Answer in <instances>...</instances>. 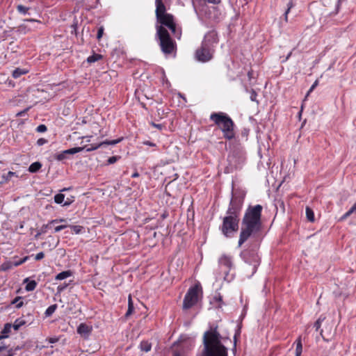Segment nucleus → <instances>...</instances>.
<instances>
[{"mask_svg": "<svg viewBox=\"0 0 356 356\" xmlns=\"http://www.w3.org/2000/svg\"><path fill=\"white\" fill-rule=\"evenodd\" d=\"M260 204L249 206L245 210L241 222L238 246L241 247L249 238L254 237L261 229V212Z\"/></svg>", "mask_w": 356, "mask_h": 356, "instance_id": "nucleus-1", "label": "nucleus"}, {"mask_svg": "<svg viewBox=\"0 0 356 356\" xmlns=\"http://www.w3.org/2000/svg\"><path fill=\"white\" fill-rule=\"evenodd\" d=\"M218 325H210L202 337L203 350L200 356H227V348L222 343Z\"/></svg>", "mask_w": 356, "mask_h": 356, "instance_id": "nucleus-2", "label": "nucleus"}, {"mask_svg": "<svg viewBox=\"0 0 356 356\" xmlns=\"http://www.w3.org/2000/svg\"><path fill=\"white\" fill-rule=\"evenodd\" d=\"M218 43V34L212 30L207 33L202 44L195 52V58L199 62L207 63L210 61L215 53V48Z\"/></svg>", "mask_w": 356, "mask_h": 356, "instance_id": "nucleus-3", "label": "nucleus"}, {"mask_svg": "<svg viewBox=\"0 0 356 356\" xmlns=\"http://www.w3.org/2000/svg\"><path fill=\"white\" fill-rule=\"evenodd\" d=\"M156 26H167L172 34L180 39L181 36V29L177 26L175 17L172 14L166 13L165 6L162 0H156Z\"/></svg>", "mask_w": 356, "mask_h": 356, "instance_id": "nucleus-4", "label": "nucleus"}, {"mask_svg": "<svg viewBox=\"0 0 356 356\" xmlns=\"http://www.w3.org/2000/svg\"><path fill=\"white\" fill-rule=\"evenodd\" d=\"M209 120L220 129L226 140H231L235 138V124L227 113L213 112L210 115Z\"/></svg>", "mask_w": 356, "mask_h": 356, "instance_id": "nucleus-5", "label": "nucleus"}, {"mask_svg": "<svg viewBox=\"0 0 356 356\" xmlns=\"http://www.w3.org/2000/svg\"><path fill=\"white\" fill-rule=\"evenodd\" d=\"M167 26H156V40L159 45L161 52L165 56H175L177 52V43L170 36Z\"/></svg>", "mask_w": 356, "mask_h": 356, "instance_id": "nucleus-6", "label": "nucleus"}, {"mask_svg": "<svg viewBox=\"0 0 356 356\" xmlns=\"http://www.w3.org/2000/svg\"><path fill=\"white\" fill-rule=\"evenodd\" d=\"M240 257L245 263L252 266V275L255 273L260 264V257L258 254L257 248L249 247L244 249L241 252Z\"/></svg>", "mask_w": 356, "mask_h": 356, "instance_id": "nucleus-7", "label": "nucleus"}, {"mask_svg": "<svg viewBox=\"0 0 356 356\" xmlns=\"http://www.w3.org/2000/svg\"><path fill=\"white\" fill-rule=\"evenodd\" d=\"M202 294V289L200 284L198 283L190 287L183 300V309H188L195 305Z\"/></svg>", "mask_w": 356, "mask_h": 356, "instance_id": "nucleus-8", "label": "nucleus"}, {"mask_svg": "<svg viewBox=\"0 0 356 356\" xmlns=\"http://www.w3.org/2000/svg\"><path fill=\"white\" fill-rule=\"evenodd\" d=\"M239 218L227 216L222 219V224L220 229L223 235L227 237H231L232 234L238 229Z\"/></svg>", "mask_w": 356, "mask_h": 356, "instance_id": "nucleus-9", "label": "nucleus"}, {"mask_svg": "<svg viewBox=\"0 0 356 356\" xmlns=\"http://www.w3.org/2000/svg\"><path fill=\"white\" fill-rule=\"evenodd\" d=\"M193 346L194 344L191 341L179 339L172 344V356H187L188 352L192 350Z\"/></svg>", "mask_w": 356, "mask_h": 356, "instance_id": "nucleus-10", "label": "nucleus"}, {"mask_svg": "<svg viewBox=\"0 0 356 356\" xmlns=\"http://www.w3.org/2000/svg\"><path fill=\"white\" fill-rule=\"evenodd\" d=\"M243 203V200L241 197L232 196L226 212L227 216L239 218Z\"/></svg>", "mask_w": 356, "mask_h": 356, "instance_id": "nucleus-11", "label": "nucleus"}, {"mask_svg": "<svg viewBox=\"0 0 356 356\" xmlns=\"http://www.w3.org/2000/svg\"><path fill=\"white\" fill-rule=\"evenodd\" d=\"M218 264L221 269L222 275L226 279L229 270L233 267L232 257L227 254H222L218 259Z\"/></svg>", "mask_w": 356, "mask_h": 356, "instance_id": "nucleus-12", "label": "nucleus"}, {"mask_svg": "<svg viewBox=\"0 0 356 356\" xmlns=\"http://www.w3.org/2000/svg\"><path fill=\"white\" fill-rule=\"evenodd\" d=\"M92 330V326L88 325L86 323H81L77 327V333L86 339L89 337Z\"/></svg>", "mask_w": 356, "mask_h": 356, "instance_id": "nucleus-13", "label": "nucleus"}, {"mask_svg": "<svg viewBox=\"0 0 356 356\" xmlns=\"http://www.w3.org/2000/svg\"><path fill=\"white\" fill-rule=\"evenodd\" d=\"M24 282L26 283L25 290L26 291H32L35 290L37 286V282L35 280H29V278H25Z\"/></svg>", "mask_w": 356, "mask_h": 356, "instance_id": "nucleus-14", "label": "nucleus"}, {"mask_svg": "<svg viewBox=\"0 0 356 356\" xmlns=\"http://www.w3.org/2000/svg\"><path fill=\"white\" fill-rule=\"evenodd\" d=\"M12 325L6 323L0 334V340L8 338V334L11 332Z\"/></svg>", "mask_w": 356, "mask_h": 356, "instance_id": "nucleus-15", "label": "nucleus"}, {"mask_svg": "<svg viewBox=\"0 0 356 356\" xmlns=\"http://www.w3.org/2000/svg\"><path fill=\"white\" fill-rule=\"evenodd\" d=\"M294 344L296 345V356H301L302 352V340L301 337H299L294 342Z\"/></svg>", "mask_w": 356, "mask_h": 356, "instance_id": "nucleus-16", "label": "nucleus"}, {"mask_svg": "<svg viewBox=\"0 0 356 356\" xmlns=\"http://www.w3.org/2000/svg\"><path fill=\"white\" fill-rule=\"evenodd\" d=\"M353 213H356V202L352 207L339 218V221H344Z\"/></svg>", "mask_w": 356, "mask_h": 356, "instance_id": "nucleus-17", "label": "nucleus"}, {"mask_svg": "<svg viewBox=\"0 0 356 356\" xmlns=\"http://www.w3.org/2000/svg\"><path fill=\"white\" fill-rule=\"evenodd\" d=\"M72 275L71 270H65L59 273L55 277L56 280H63Z\"/></svg>", "mask_w": 356, "mask_h": 356, "instance_id": "nucleus-18", "label": "nucleus"}, {"mask_svg": "<svg viewBox=\"0 0 356 356\" xmlns=\"http://www.w3.org/2000/svg\"><path fill=\"white\" fill-rule=\"evenodd\" d=\"M134 311V303L132 301L131 296V295H129V298H128V309L125 314V317L128 318L129 316H131L133 314Z\"/></svg>", "mask_w": 356, "mask_h": 356, "instance_id": "nucleus-19", "label": "nucleus"}, {"mask_svg": "<svg viewBox=\"0 0 356 356\" xmlns=\"http://www.w3.org/2000/svg\"><path fill=\"white\" fill-rule=\"evenodd\" d=\"M42 168V164L39 161L31 163L29 167V171L31 173L37 172Z\"/></svg>", "mask_w": 356, "mask_h": 356, "instance_id": "nucleus-20", "label": "nucleus"}, {"mask_svg": "<svg viewBox=\"0 0 356 356\" xmlns=\"http://www.w3.org/2000/svg\"><path fill=\"white\" fill-rule=\"evenodd\" d=\"M85 148H86V147H73V148H70V149H68L64 150V153H66L67 156L68 154H76V153L81 152V151H83Z\"/></svg>", "mask_w": 356, "mask_h": 356, "instance_id": "nucleus-21", "label": "nucleus"}, {"mask_svg": "<svg viewBox=\"0 0 356 356\" xmlns=\"http://www.w3.org/2000/svg\"><path fill=\"white\" fill-rule=\"evenodd\" d=\"M140 348L142 351L147 353L151 350L152 344L147 341H143L140 344Z\"/></svg>", "mask_w": 356, "mask_h": 356, "instance_id": "nucleus-22", "label": "nucleus"}, {"mask_svg": "<svg viewBox=\"0 0 356 356\" xmlns=\"http://www.w3.org/2000/svg\"><path fill=\"white\" fill-rule=\"evenodd\" d=\"M103 56L101 54H93L92 55L88 57L87 62L88 63H93L96 61L101 60Z\"/></svg>", "mask_w": 356, "mask_h": 356, "instance_id": "nucleus-23", "label": "nucleus"}, {"mask_svg": "<svg viewBox=\"0 0 356 356\" xmlns=\"http://www.w3.org/2000/svg\"><path fill=\"white\" fill-rule=\"evenodd\" d=\"M305 211H306L307 219L309 222H314L315 220V218H314V213L313 210L310 207H307Z\"/></svg>", "mask_w": 356, "mask_h": 356, "instance_id": "nucleus-24", "label": "nucleus"}, {"mask_svg": "<svg viewBox=\"0 0 356 356\" xmlns=\"http://www.w3.org/2000/svg\"><path fill=\"white\" fill-rule=\"evenodd\" d=\"M58 308V305L56 304L50 305L45 311L44 315L47 317L51 316Z\"/></svg>", "mask_w": 356, "mask_h": 356, "instance_id": "nucleus-25", "label": "nucleus"}, {"mask_svg": "<svg viewBox=\"0 0 356 356\" xmlns=\"http://www.w3.org/2000/svg\"><path fill=\"white\" fill-rule=\"evenodd\" d=\"M25 324L26 321L24 320L17 318L15 321L13 325H12V327H13L15 330H18L22 325Z\"/></svg>", "mask_w": 356, "mask_h": 356, "instance_id": "nucleus-26", "label": "nucleus"}, {"mask_svg": "<svg viewBox=\"0 0 356 356\" xmlns=\"http://www.w3.org/2000/svg\"><path fill=\"white\" fill-rule=\"evenodd\" d=\"M68 227L71 229L73 233L76 234L82 233L84 229V227L81 225H68Z\"/></svg>", "mask_w": 356, "mask_h": 356, "instance_id": "nucleus-27", "label": "nucleus"}, {"mask_svg": "<svg viewBox=\"0 0 356 356\" xmlns=\"http://www.w3.org/2000/svg\"><path fill=\"white\" fill-rule=\"evenodd\" d=\"M26 72H27L26 71L23 70L20 68H16L15 70H13L12 75L15 79H17L19 76H21L22 74H26Z\"/></svg>", "mask_w": 356, "mask_h": 356, "instance_id": "nucleus-28", "label": "nucleus"}, {"mask_svg": "<svg viewBox=\"0 0 356 356\" xmlns=\"http://www.w3.org/2000/svg\"><path fill=\"white\" fill-rule=\"evenodd\" d=\"M294 6V3L292 0L289 1L287 3V9L284 14L285 22H288V14L289 13L291 9Z\"/></svg>", "mask_w": 356, "mask_h": 356, "instance_id": "nucleus-29", "label": "nucleus"}, {"mask_svg": "<svg viewBox=\"0 0 356 356\" xmlns=\"http://www.w3.org/2000/svg\"><path fill=\"white\" fill-rule=\"evenodd\" d=\"M122 140V138H118L116 140H106L102 142V146L104 145H115L119 143Z\"/></svg>", "mask_w": 356, "mask_h": 356, "instance_id": "nucleus-30", "label": "nucleus"}, {"mask_svg": "<svg viewBox=\"0 0 356 356\" xmlns=\"http://www.w3.org/2000/svg\"><path fill=\"white\" fill-rule=\"evenodd\" d=\"M64 199H65V195L63 194H62V193L56 194L54 196V202L56 204H61V203H63V201H64Z\"/></svg>", "mask_w": 356, "mask_h": 356, "instance_id": "nucleus-31", "label": "nucleus"}, {"mask_svg": "<svg viewBox=\"0 0 356 356\" xmlns=\"http://www.w3.org/2000/svg\"><path fill=\"white\" fill-rule=\"evenodd\" d=\"M22 297L17 296L13 301L12 304H16V308H20L23 306V302L21 300Z\"/></svg>", "mask_w": 356, "mask_h": 356, "instance_id": "nucleus-32", "label": "nucleus"}, {"mask_svg": "<svg viewBox=\"0 0 356 356\" xmlns=\"http://www.w3.org/2000/svg\"><path fill=\"white\" fill-rule=\"evenodd\" d=\"M17 10L19 13H20L23 15H26L28 13V10H29V8L23 5H18L17 6Z\"/></svg>", "mask_w": 356, "mask_h": 356, "instance_id": "nucleus-33", "label": "nucleus"}, {"mask_svg": "<svg viewBox=\"0 0 356 356\" xmlns=\"http://www.w3.org/2000/svg\"><path fill=\"white\" fill-rule=\"evenodd\" d=\"M54 158L57 160V161H63L65 159H67V154L66 153H64V151H63L62 152L60 153H58V154H56L55 156H54Z\"/></svg>", "mask_w": 356, "mask_h": 356, "instance_id": "nucleus-34", "label": "nucleus"}, {"mask_svg": "<svg viewBox=\"0 0 356 356\" xmlns=\"http://www.w3.org/2000/svg\"><path fill=\"white\" fill-rule=\"evenodd\" d=\"M120 159L119 156H113L108 158L106 162V165L113 164Z\"/></svg>", "mask_w": 356, "mask_h": 356, "instance_id": "nucleus-35", "label": "nucleus"}, {"mask_svg": "<svg viewBox=\"0 0 356 356\" xmlns=\"http://www.w3.org/2000/svg\"><path fill=\"white\" fill-rule=\"evenodd\" d=\"M54 225V223H51V221H49L47 224L43 225L41 227L40 229V233H46L47 232V229L51 228V225Z\"/></svg>", "mask_w": 356, "mask_h": 356, "instance_id": "nucleus-36", "label": "nucleus"}, {"mask_svg": "<svg viewBox=\"0 0 356 356\" xmlns=\"http://www.w3.org/2000/svg\"><path fill=\"white\" fill-rule=\"evenodd\" d=\"M102 146V142L97 145L92 144L90 147L86 149V151L92 152V151L97 149L98 148H99Z\"/></svg>", "mask_w": 356, "mask_h": 356, "instance_id": "nucleus-37", "label": "nucleus"}, {"mask_svg": "<svg viewBox=\"0 0 356 356\" xmlns=\"http://www.w3.org/2000/svg\"><path fill=\"white\" fill-rule=\"evenodd\" d=\"M318 85V80L316 79L314 83L312 85V86L310 87L309 90H308L306 96H305V98H307L309 94L316 88V86Z\"/></svg>", "mask_w": 356, "mask_h": 356, "instance_id": "nucleus-38", "label": "nucleus"}, {"mask_svg": "<svg viewBox=\"0 0 356 356\" xmlns=\"http://www.w3.org/2000/svg\"><path fill=\"white\" fill-rule=\"evenodd\" d=\"M47 128L44 124H40L37 127L36 131L39 133H43L47 131Z\"/></svg>", "mask_w": 356, "mask_h": 356, "instance_id": "nucleus-39", "label": "nucleus"}, {"mask_svg": "<svg viewBox=\"0 0 356 356\" xmlns=\"http://www.w3.org/2000/svg\"><path fill=\"white\" fill-rule=\"evenodd\" d=\"M66 227H68V225H61L56 226L54 228V232L56 233V232H60L61 230L65 229Z\"/></svg>", "mask_w": 356, "mask_h": 356, "instance_id": "nucleus-40", "label": "nucleus"}, {"mask_svg": "<svg viewBox=\"0 0 356 356\" xmlns=\"http://www.w3.org/2000/svg\"><path fill=\"white\" fill-rule=\"evenodd\" d=\"M15 175V172L9 171L6 175H3V178L6 180H9L12 178V177Z\"/></svg>", "mask_w": 356, "mask_h": 356, "instance_id": "nucleus-41", "label": "nucleus"}, {"mask_svg": "<svg viewBox=\"0 0 356 356\" xmlns=\"http://www.w3.org/2000/svg\"><path fill=\"white\" fill-rule=\"evenodd\" d=\"M257 92L254 90H252L251 92H250V99H251V101L255 102L256 99H257Z\"/></svg>", "mask_w": 356, "mask_h": 356, "instance_id": "nucleus-42", "label": "nucleus"}, {"mask_svg": "<svg viewBox=\"0 0 356 356\" xmlns=\"http://www.w3.org/2000/svg\"><path fill=\"white\" fill-rule=\"evenodd\" d=\"M47 143V140H46L45 138H39L37 140V145L39 146H42L44 144H46Z\"/></svg>", "mask_w": 356, "mask_h": 356, "instance_id": "nucleus-43", "label": "nucleus"}, {"mask_svg": "<svg viewBox=\"0 0 356 356\" xmlns=\"http://www.w3.org/2000/svg\"><path fill=\"white\" fill-rule=\"evenodd\" d=\"M103 33H104V28L103 27H100L98 29L97 34V39H100L102 37Z\"/></svg>", "mask_w": 356, "mask_h": 356, "instance_id": "nucleus-44", "label": "nucleus"}, {"mask_svg": "<svg viewBox=\"0 0 356 356\" xmlns=\"http://www.w3.org/2000/svg\"><path fill=\"white\" fill-rule=\"evenodd\" d=\"M44 257V254L43 252H40L39 253H38L35 257V260H40L42 259H43Z\"/></svg>", "mask_w": 356, "mask_h": 356, "instance_id": "nucleus-45", "label": "nucleus"}, {"mask_svg": "<svg viewBox=\"0 0 356 356\" xmlns=\"http://www.w3.org/2000/svg\"><path fill=\"white\" fill-rule=\"evenodd\" d=\"M18 31L22 32L24 33H26V26L25 24H22L19 26Z\"/></svg>", "mask_w": 356, "mask_h": 356, "instance_id": "nucleus-46", "label": "nucleus"}, {"mask_svg": "<svg viewBox=\"0 0 356 356\" xmlns=\"http://www.w3.org/2000/svg\"><path fill=\"white\" fill-rule=\"evenodd\" d=\"M151 125L159 130H161L163 128V125L161 124H156L154 122H152Z\"/></svg>", "mask_w": 356, "mask_h": 356, "instance_id": "nucleus-47", "label": "nucleus"}, {"mask_svg": "<svg viewBox=\"0 0 356 356\" xmlns=\"http://www.w3.org/2000/svg\"><path fill=\"white\" fill-rule=\"evenodd\" d=\"M65 221H66V220L64 218H58V219H55V220H51V223L57 224L58 222H65Z\"/></svg>", "mask_w": 356, "mask_h": 356, "instance_id": "nucleus-48", "label": "nucleus"}, {"mask_svg": "<svg viewBox=\"0 0 356 356\" xmlns=\"http://www.w3.org/2000/svg\"><path fill=\"white\" fill-rule=\"evenodd\" d=\"M30 109V107H28L26 108H25L24 110L20 111V112H18L17 113V116H23L24 115V114Z\"/></svg>", "mask_w": 356, "mask_h": 356, "instance_id": "nucleus-49", "label": "nucleus"}, {"mask_svg": "<svg viewBox=\"0 0 356 356\" xmlns=\"http://www.w3.org/2000/svg\"><path fill=\"white\" fill-rule=\"evenodd\" d=\"M321 323L319 322L318 321H316L314 324V327H315L316 330V331H318L319 329L321 328Z\"/></svg>", "mask_w": 356, "mask_h": 356, "instance_id": "nucleus-50", "label": "nucleus"}, {"mask_svg": "<svg viewBox=\"0 0 356 356\" xmlns=\"http://www.w3.org/2000/svg\"><path fill=\"white\" fill-rule=\"evenodd\" d=\"M27 259H28V257H24V259H21V260H20V261H19L18 262H16V263L15 264V266H19V265H21V264H24V263L27 260Z\"/></svg>", "mask_w": 356, "mask_h": 356, "instance_id": "nucleus-51", "label": "nucleus"}, {"mask_svg": "<svg viewBox=\"0 0 356 356\" xmlns=\"http://www.w3.org/2000/svg\"><path fill=\"white\" fill-rule=\"evenodd\" d=\"M6 83L9 86V87H11V88H14L15 84V83L12 81V80H7L6 81Z\"/></svg>", "mask_w": 356, "mask_h": 356, "instance_id": "nucleus-52", "label": "nucleus"}, {"mask_svg": "<svg viewBox=\"0 0 356 356\" xmlns=\"http://www.w3.org/2000/svg\"><path fill=\"white\" fill-rule=\"evenodd\" d=\"M67 286V284H65L64 286H58L57 288L58 291L61 292L63 290H64L66 288Z\"/></svg>", "mask_w": 356, "mask_h": 356, "instance_id": "nucleus-53", "label": "nucleus"}, {"mask_svg": "<svg viewBox=\"0 0 356 356\" xmlns=\"http://www.w3.org/2000/svg\"><path fill=\"white\" fill-rule=\"evenodd\" d=\"M144 144L145 145H149V146H151V147H154L156 145L150 141H145L144 142Z\"/></svg>", "mask_w": 356, "mask_h": 356, "instance_id": "nucleus-54", "label": "nucleus"}, {"mask_svg": "<svg viewBox=\"0 0 356 356\" xmlns=\"http://www.w3.org/2000/svg\"><path fill=\"white\" fill-rule=\"evenodd\" d=\"M325 319V316H324L323 315H321L319 316V318L317 319V321H318L319 322H321L322 323V322Z\"/></svg>", "mask_w": 356, "mask_h": 356, "instance_id": "nucleus-55", "label": "nucleus"}, {"mask_svg": "<svg viewBox=\"0 0 356 356\" xmlns=\"http://www.w3.org/2000/svg\"><path fill=\"white\" fill-rule=\"evenodd\" d=\"M139 177V173L138 172H135L132 174L131 177L132 178H136Z\"/></svg>", "mask_w": 356, "mask_h": 356, "instance_id": "nucleus-56", "label": "nucleus"}, {"mask_svg": "<svg viewBox=\"0 0 356 356\" xmlns=\"http://www.w3.org/2000/svg\"><path fill=\"white\" fill-rule=\"evenodd\" d=\"M215 299L217 301H219V302H222V296L220 295H218V296H216Z\"/></svg>", "mask_w": 356, "mask_h": 356, "instance_id": "nucleus-57", "label": "nucleus"}, {"mask_svg": "<svg viewBox=\"0 0 356 356\" xmlns=\"http://www.w3.org/2000/svg\"><path fill=\"white\" fill-rule=\"evenodd\" d=\"M24 22H37L36 20L33 19H24Z\"/></svg>", "mask_w": 356, "mask_h": 356, "instance_id": "nucleus-58", "label": "nucleus"}, {"mask_svg": "<svg viewBox=\"0 0 356 356\" xmlns=\"http://www.w3.org/2000/svg\"><path fill=\"white\" fill-rule=\"evenodd\" d=\"M252 72H252V70H250V71H249V72H248V77H249V79H250L252 77Z\"/></svg>", "mask_w": 356, "mask_h": 356, "instance_id": "nucleus-59", "label": "nucleus"}, {"mask_svg": "<svg viewBox=\"0 0 356 356\" xmlns=\"http://www.w3.org/2000/svg\"><path fill=\"white\" fill-rule=\"evenodd\" d=\"M56 341H57V339H56L51 338V339H49V342H50V343H55Z\"/></svg>", "mask_w": 356, "mask_h": 356, "instance_id": "nucleus-60", "label": "nucleus"}, {"mask_svg": "<svg viewBox=\"0 0 356 356\" xmlns=\"http://www.w3.org/2000/svg\"><path fill=\"white\" fill-rule=\"evenodd\" d=\"M291 54H292V51L289 52L287 56L286 57L285 60H287L291 57Z\"/></svg>", "mask_w": 356, "mask_h": 356, "instance_id": "nucleus-61", "label": "nucleus"}, {"mask_svg": "<svg viewBox=\"0 0 356 356\" xmlns=\"http://www.w3.org/2000/svg\"><path fill=\"white\" fill-rule=\"evenodd\" d=\"M6 349V346H0V352L2 351L3 350H5Z\"/></svg>", "mask_w": 356, "mask_h": 356, "instance_id": "nucleus-62", "label": "nucleus"}, {"mask_svg": "<svg viewBox=\"0 0 356 356\" xmlns=\"http://www.w3.org/2000/svg\"><path fill=\"white\" fill-rule=\"evenodd\" d=\"M70 203H71L70 202H64L63 206H69L70 204Z\"/></svg>", "mask_w": 356, "mask_h": 356, "instance_id": "nucleus-63", "label": "nucleus"}, {"mask_svg": "<svg viewBox=\"0 0 356 356\" xmlns=\"http://www.w3.org/2000/svg\"><path fill=\"white\" fill-rule=\"evenodd\" d=\"M72 27L74 28V31L76 32V24H73Z\"/></svg>", "mask_w": 356, "mask_h": 356, "instance_id": "nucleus-64", "label": "nucleus"}]
</instances>
